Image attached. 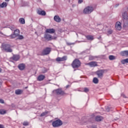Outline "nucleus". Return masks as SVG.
<instances>
[{"instance_id":"39448f33","label":"nucleus","mask_w":128,"mask_h":128,"mask_svg":"<svg viewBox=\"0 0 128 128\" xmlns=\"http://www.w3.org/2000/svg\"><path fill=\"white\" fill-rule=\"evenodd\" d=\"M94 8L92 6H88L84 10L83 12L85 14H90L94 12Z\"/></svg>"},{"instance_id":"dca6fc26","label":"nucleus","mask_w":128,"mask_h":128,"mask_svg":"<svg viewBox=\"0 0 128 128\" xmlns=\"http://www.w3.org/2000/svg\"><path fill=\"white\" fill-rule=\"evenodd\" d=\"M91 68L94 67V66H98V62H91L88 64Z\"/></svg>"},{"instance_id":"4c0bfd02","label":"nucleus","mask_w":128,"mask_h":128,"mask_svg":"<svg viewBox=\"0 0 128 128\" xmlns=\"http://www.w3.org/2000/svg\"><path fill=\"white\" fill-rule=\"evenodd\" d=\"M66 44H67V46H72V44H74V43H71V42H67Z\"/></svg>"},{"instance_id":"f704fd0d","label":"nucleus","mask_w":128,"mask_h":128,"mask_svg":"<svg viewBox=\"0 0 128 128\" xmlns=\"http://www.w3.org/2000/svg\"><path fill=\"white\" fill-rule=\"evenodd\" d=\"M10 30H16V26H10Z\"/></svg>"},{"instance_id":"49530a36","label":"nucleus","mask_w":128,"mask_h":128,"mask_svg":"<svg viewBox=\"0 0 128 128\" xmlns=\"http://www.w3.org/2000/svg\"><path fill=\"white\" fill-rule=\"evenodd\" d=\"M2 82L0 80V86H2Z\"/></svg>"},{"instance_id":"20e7f679","label":"nucleus","mask_w":128,"mask_h":128,"mask_svg":"<svg viewBox=\"0 0 128 128\" xmlns=\"http://www.w3.org/2000/svg\"><path fill=\"white\" fill-rule=\"evenodd\" d=\"M52 93L54 94H56L57 96H66V94H68L64 92V91L62 90V88L54 90L52 91Z\"/></svg>"},{"instance_id":"a18cd8bd","label":"nucleus","mask_w":128,"mask_h":128,"mask_svg":"<svg viewBox=\"0 0 128 128\" xmlns=\"http://www.w3.org/2000/svg\"><path fill=\"white\" fill-rule=\"evenodd\" d=\"M70 88V85H67L66 86V88Z\"/></svg>"},{"instance_id":"6ab92c4d","label":"nucleus","mask_w":128,"mask_h":128,"mask_svg":"<svg viewBox=\"0 0 128 128\" xmlns=\"http://www.w3.org/2000/svg\"><path fill=\"white\" fill-rule=\"evenodd\" d=\"M37 14H38L40 16H46V11L44 10H38Z\"/></svg>"},{"instance_id":"a878e982","label":"nucleus","mask_w":128,"mask_h":128,"mask_svg":"<svg viewBox=\"0 0 128 128\" xmlns=\"http://www.w3.org/2000/svg\"><path fill=\"white\" fill-rule=\"evenodd\" d=\"M19 22H20V24H26V21L24 20V18H20L19 20Z\"/></svg>"},{"instance_id":"7ed1b4c3","label":"nucleus","mask_w":128,"mask_h":128,"mask_svg":"<svg viewBox=\"0 0 128 128\" xmlns=\"http://www.w3.org/2000/svg\"><path fill=\"white\" fill-rule=\"evenodd\" d=\"M2 50L6 52H12V46L10 44H4L2 45Z\"/></svg>"},{"instance_id":"393cba45","label":"nucleus","mask_w":128,"mask_h":128,"mask_svg":"<svg viewBox=\"0 0 128 128\" xmlns=\"http://www.w3.org/2000/svg\"><path fill=\"white\" fill-rule=\"evenodd\" d=\"M22 90H16L15 91L16 94H22Z\"/></svg>"},{"instance_id":"2eb2a0df","label":"nucleus","mask_w":128,"mask_h":128,"mask_svg":"<svg viewBox=\"0 0 128 128\" xmlns=\"http://www.w3.org/2000/svg\"><path fill=\"white\" fill-rule=\"evenodd\" d=\"M120 54L122 56H126V58H128V50L122 51L120 52Z\"/></svg>"},{"instance_id":"79ce46f5","label":"nucleus","mask_w":128,"mask_h":128,"mask_svg":"<svg viewBox=\"0 0 128 128\" xmlns=\"http://www.w3.org/2000/svg\"><path fill=\"white\" fill-rule=\"evenodd\" d=\"M84 2L83 0H78V4H82V2Z\"/></svg>"},{"instance_id":"58836bf2","label":"nucleus","mask_w":128,"mask_h":128,"mask_svg":"<svg viewBox=\"0 0 128 128\" xmlns=\"http://www.w3.org/2000/svg\"><path fill=\"white\" fill-rule=\"evenodd\" d=\"M89 128H97L96 125H92Z\"/></svg>"},{"instance_id":"f03ea898","label":"nucleus","mask_w":128,"mask_h":128,"mask_svg":"<svg viewBox=\"0 0 128 128\" xmlns=\"http://www.w3.org/2000/svg\"><path fill=\"white\" fill-rule=\"evenodd\" d=\"M71 66L74 68H78L82 66V62L80 60L76 58L73 60Z\"/></svg>"},{"instance_id":"e433bc0d","label":"nucleus","mask_w":128,"mask_h":128,"mask_svg":"<svg viewBox=\"0 0 128 128\" xmlns=\"http://www.w3.org/2000/svg\"><path fill=\"white\" fill-rule=\"evenodd\" d=\"M108 34H112V30H110L108 31Z\"/></svg>"},{"instance_id":"f8f14e48","label":"nucleus","mask_w":128,"mask_h":128,"mask_svg":"<svg viewBox=\"0 0 128 128\" xmlns=\"http://www.w3.org/2000/svg\"><path fill=\"white\" fill-rule=\"evenodd\" d=\"M46 34H54L56 30L54 28H48L46 30Z\"/></svg>"},{"instance_id":"8fccbe9b","label":"nucleus","mask_w":128,"mask_h":128,"mask_svg":"<svg viewBox=\"0 0 128 128\" xmlns=\"http://www.w3.org/2000/svg\"><path fill=\"white\" fill-rule=\"evenodd\" d=\"M0 34H2V32H0Z\"/></svg>"},{"instance_id":"3c124183","label":"nucleus","mask_w":128,"mask_h":128,"mask_svg":"<svg viewBox=\"0 0 128 128\" xmlns=\"http://www.w3.org/2000/svg\"><path fill=\"white\" fill-rule=\"evenodd\" d=\"M0 72H2V68H0Z\"/></svg>"},{"instance_id":"4468645a","label":"nucleus","mask_w":128,"mask_h":128,"mask_svg":"<svg viewBox=\"0 0 128 128\" xmlns=\"http://www.w3.org/2000/svg\"><path fill=\"white\" fill-rule=\"evenodd\" d=\"M46 78V76L44 75L40 74L38 76L37 78V80L38 82H42V80H44Z\"/></svg>"},{"instance_id":"864d4df0","label":"nucleus","mask_w":128,"mask_h":128,"mask_svg":"<svg viewBox=\"0 0 128 128\" xmlns=\"http://www.w3.org/2000/svg\"><path fill=\"white\" fill-rule=\"evenodd\" d=\"M46 71L45 72H43V74H44V72H46Z\"/></svg>"},{"instance_id":"bb28decb","label":"nucleus","mask_w":128,"mask_h":128,"mask_svg":"<svg viewBox=\"0 0 128 128\" xmlns=\"http://www.w3.org/2000/svg\"><path fill=\"white\" fill-rule=\"evenodd\" d=\"M48 114V111L46 110L44 112H43L40 115V116L42 117V116H46L47 114Z\"/></svg>"},{"instance_id":"c85d7f7f","label":"nucleus","mask_w":128,"mask_h":128,"mask_svg":"<svg viewBox=\"0 0 128 128\" xmlns=\"http://www.w3.org/2000/svg\"><path fill=\"white\" fill-rule=\"evenodd\" d=\"M6 114V110H4V109L0 110V114Z\"/></svg>"},{"instance_id":"b1692460","label":"nucleus","mask_w":128,"mask_h":128,"mask_svg":"<svg viewBox=\"0 0 128 128\" xmlns=\"http://www.w3.org/2000/svg\"><path fill=\"white\" fill-rule=\"evenodd\" d=\"M8 6V4L6 2H3L2 4H0V8H6Z\"/></svg>"},{"instance_id":"7c9ffc66","label":"nucleus","mask_w":128,"mask_h":128,"mask_svg":"<svg viewBox=\"0 0 128 128\" xmlns=\"http://www.w3.org/2000/svg\"><path fill=\"white\" fill-rule=\"evenodd\" d=\"M108 58L110 60H116V56L112 55L109 56Z\"/></svg>"},{"instance_id":"4be33fe9","label":"nucleus","mask_w":128,"mask_h":128,"mask_svg":"<svg viewBox=\"0 0 128 128\" xmlns=\"http://www.w3.org/2000/svg\"><path fill=\"white\" fill-rule=\"evenodd\" d=\"M96 58H100V56H89L90 60H96Z\"/></svg>"},{"instance_id":"f257e3e1","label":"nucleus","mask_w":128,"mask_h":128,"mask_svg":"<svg viewBox=\"0 0 128 128\" xmlns=\"http://www.w3.org/2000/svg\"><path fill=\"white\" fill-rule=\"evenodd\" d=\"M122 18L123 20L124 28H126L128 26V14L126 12H124L122 14Z\"/></svg>"},{"instance_id":"603ef678","label":"nucleus","mask_w":128,"mask_h":128,"mask_svg":"<svg viewBox=\"0 0 128 128\" xmlns=\"http://www.w3.org/2000/svg\"><path fill=\"white\" fill-rule=\"evenodd\" d=\"M25 88H28V86H26V87H25Z\"/></svg>"},{"instance_id":"c03bdc74","label":"nucleus","mask_w":128,"mask_h":128,"mask_svg":"<svg viewBox=\"0 0 128 128\" xmlns=\"http://www.w3.org/2000/svg\"><path fill=\"white\" fill-rule=\"evenodd\" d=\"M56 36H54V37L52 36V40H56Z\"/></svg>"},{"instance_id":"0eeeda50","label":"nucleus","mask_w":128,"mask_h":128,"mask_svg":"<svg viewBox=\"0 0 128 128\" xmlns=\"http://www.w3.org/2000/svg\"><path fill=\"white\" fill-rule=\"evenodd\" d=\"M50 52H52V48L47 47L42 50L39 56H48V54H50Z\"/></svg>"},{"instance_id":"aec40b11","label":"nucleus","mask_w":128,"mask_h":128,"mask_svg":"<svg viewBox=\"0 0 128 128\" xmlns=\"http://www.w3.org/2000/svg\"><path fill=\"white\" fill-rule=\"evenodd\" d=\"M54 20L57 22H62V19L58 16H54Z\"/></svg>"},{"instance_id":"c756f323","label":"nucleus","mask_w":128,"mask_h":128,"mask_svg":"<svg viewBox=\"0 0 128 128\" xmlns=\"http://www.w3.org/2000/svg\"><path fill=\"white\" fill-rule=\"evenodd\" d=\"M17 36V40H24V37L22 35H20V33H18V36Z\"/></svg>"},{"instance_id":"5701e85b","label":"nucleus","mask_w":128,"mask_h":128,"mask_svg":"<svg viewBox=\"0 0 128 128\" xmlns=\"http://www.w3.org/2000/svg\"><path fill=\"white\" fill-rule=\"evenodd\" d=\"M86 38L88 40H94V36L90 35H88L86 36Z\"/></svg>"},{"instance_id":"412c9836","label":"nucleus","mask_w":128,"mask_h":128,"mask_svg":"<svg viewBox=\"0 0 128 128\" xmlns=\"http://www.w3.org/2000/svg\"><path fill=\"white\" fill-rule=\"evenodd\" d=\"M102 120H104V118L102 116H96L95 118L96 122H101Z\"/></svg>"},{"instance_id":"9d476101","label":"nucleus","mask_w":128,"mask_h":128,"mask_svg":"<svg viewBox=\"0 0 128 128\" xmlns=\"http://www.w3.org/2000/svg\"><path fill=\"white\" fill-rule=\"evenodd\" d=\"M44 38L46 40L50 42V40H52V36L49 34L48 33L45 32L44 34Z\"/></svg>"},{"instance_id":"ea45409f","label":"nucleus","mask_w":128,"mask_h":128,"mask_svg":"<svg viewBox=\"0 0 128 128\" xmlns=\"http://www.w3.org/2000/svg\"><path fill=\"white\" fill-rule=\"evenodd\" d=\"M0 104H4V100L2 99H0Z\"/></svg>"},{"instance_id":"de8ad7c7","label":"nucleus","mask_w":128,"mask_h":128,"mask_svg":"<svg viewBox=\"0 0 128 128\" xmlns=\"http://www.w3.org/2000/svg\"><path fill=\"white\" fill-rule=\"evenodd\" d=\"M118 6H119L118 4H116V7Z\"/></svg>"},{"instance_id":"6e6552de","label":"nucleus","mask_w":128,"mask_h":128,"mask_svg":"<svg viewBox=\"0 0 128 128\" xmlns=\"http://www.w3.org/2000/svg\"><path fill=\"white\" fill-rule=\"evenodd\" d=\"M104 72H106L105 70H98L96 72V74L98 76L99 78H104Z\"/></svg>"},{"instance_id":"423d86ee","label":"nucleus","mask_w":128,"mask_h":128,"mask_svg":"<svg viewBox=\"0 0 128 128\" xmlns=\"http://www.w3.org/2000/svg\"><path fill=\"white\" fill-rule=\"evenodd\" d=\"M52 126L53 128H59V126H62V121L60 119L56 120L52 122Z\"/></svg>"},{"instance_id":"473e14b6","label":"nucleus","mask_w":128,"mask_h":128,"mask_svg":"<svg viewBox=\"0 0 128 128\" xmlns=\"http://www.w3.org/2000/svg\"><path fill=\"white\" fill-rule=\"evenodd\" d=\"M87 120H84V122H92V120H94V118H92L90 120H88V118H87Z\"/></svg>"},{"instance_id":"ddd939ff","label":"nucleus","mask_w":128,"mask_h":128,"mask_svg":"<svg viewBox=\"0 0 128 128\" xmlns=\"http://www.w3.org/2000/svg\"><path fill=\"white\" fill-rule=\"evenodd\" d=\"M18 68H19L20 70H24L26 68V64L24 63L19 64L18 66Z\"/></svg>"},{"instance_id":"a19ab883","label":"nucleus","mask_w":128,"mask_h":128,"mask_svg":"<svg viewBox=\"0 0 128 128\" xmlns=\"http://www.w3.org/2000/svg\"><path fill=\"white\" fill-rule=\"evenodd\" d=\"M106 112H110V108L108 107L106 108Z\"/></svg>"},{"instance_id":"c9c22d12","label":"nucleus","mask_w":128,"mask_h":128,"mask_svg":"<svg viewBox=\"0 0 128 128\" xmlns=\"http://www.w3.org/2000/svg\"><path fill=\"white\" fill-rule=\"evenodd\" d=\"M23 126H28L29 124V123L28 122H24L22 124Z\"/></svg>"},{"instance_id":"37998d69","label":"nucleus","mask_w":128,"mask_h":128,"mask_svg":"<svg viewBox=\"0 0 128 128\" xmlns=\"http://www.w3.org/2000/svg\"><path fill=\"white\" fill-rule=\"evenodd\" d=\"M0 128H4V126L2 124H0Z\"/></svg>"},{"instance_id":"f3484780","label":"nucleus","mask_w":128,"mask_h":128,"mask_svg":"<svg viewBox=\"0 0 128 128\" xmlns=\"http://www.w3.org/2000/svg\"><path fill=\"white\" fill-rule=\"evenodd\" d=\"M12 60H15V62H16L20 60V55H16L14 54L12 57Z\"/></svg>"},{"instance_id":"9b49d317","label":"nucleus","mask_w":128,"mask_h":128,"mask_svg":"<svg viewBox=\"0 0 128 128\" xmlns=\"http://www.w3.org/2000/svg\"><path fill=\"white\" fill-rule=\"evenodd\" d=\"M68 60V56H64L62 58L58 57L56 58V62H64Z\"/></svg>"},{"instance_id":"a211bd4d","label":"nucleus","mask_w":128,"mask_h":128,"mask_svg":"<svg viewBox=\"0 0 128 128\" xmlns=\"http://www.w3.org/2000/svg\"><path fill=\"white\" fill-rule=\"evenodd\" d=\"M116 28L118 30H122V26H120V22H117L115 26Z\"/></svg>"},{"instance_id":"cd10ccee","label":"nucleus","mask_w":128,"mask_h":128,"mask_svg":"<svg viewBox=\"0 0 128 128\" xmlns=\"http://www.w3.org/2000/svg\"><path fill=\"white\" fill-rule=\"evenodd\" d=\"M121 62L122 64H128V58L122 60Z\"/></svg>"},{"instance_id":"2f4dec72","label":"nucleus","mask_w":128,"mask_h":128,"mask_svg":"<svg viewBox=\"0 0 128 128\" xmlns=\"http://www.w3.org/2000/svg\"><path fill=\"white\" fill-rule=\"evenodd\" d=\"M93 82L94 84H98V79L96 78H93Z\"/></svg>"},{"instance_id":"09e8293b","label":"nucleus","mask_w":128,"mask_h":128,"mask_svg":"<svg viewBox=\"0 0 128 128\" xmlns=\"http://www.w3.org/2000/svg\"><path fill=\"white\" fill-rule=\"evenodd\" d=\"M5 2H10V0H5Z\"/></svg>"},{"instance_id":"1a4fd4ad","label":"nucleus","mask_w":128,"mask_h":128,"mask_svg":"<svg viewBox=\"0 0 128 128\" xmlns=\"http://www.w3.org/2000/svg\"><path fill=\"white\" fill-rule=\"evenodd\" d=\"M14 34H12L10 36H8V38H10L12 39V38H16L18 36V34H20V30H14Z\"/></svg>"},{"instance_id":"72a5a7b5","label":"nucleus","mask_w":128,"mask_h":128,"mask_svg":"<svg viewBox=\"0 0 128 128\" xmlns=\"http://www.w3.org/2000/svg\"><path fill=\"white\" fill-rule=\"evenodd\" d=\"M84 92H90V89H88V88H84Z\"/></svg>"}]
</instances>
